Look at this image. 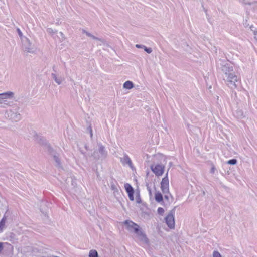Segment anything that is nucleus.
<instances>
[{
  "label": "nucleus",
  "instance_id": "1",
  "mask_svg": "<svg viewBox=\"0 0 257 257\" xmlns=\"http://www.w3.org/2000/svg\"><path fill=\"white\" fill-rule=\"evenodd\" d=\"M221 69L223 73V79L226 84L232 89L236 88L239 83V78L235 74L233 66L226 63L221 65Z\"/></svg>",
  "mask_w": 257,
  "mask_h": 257
},
{
  "label": "nucleus",
  "instance_id": "2",
  "mask_svg": "<svg viewBox=\"0 0 257 257\" xmlns=\"http://www.w3.org/2000/svg\"><path fill=\"white\" fill-rule=\"evenodd\" d=\"M6 117L12 121L17 122L21 119L20 108L17 105H14L7 109L5 113Z\"/></svg>",
  "mask_w": 257,
  "mask_h": 257
},
{
  "label": "nucleus",
  "instance_id": "3",
  "mask_svg": "<svg viewBox=\"0 0 257 257\" xmlns=\"http://www.w3.org/2000/svg\"><path fill=\"white\" fill-rule=\"evenodd\" d=\"M39 143L40 145L44 146V149L47 151L50 154L53 155V159L56 163V166L58 167H61V163L60 159L55 154L53 149L51 147L50 145L48 143L46 140L43 139H40Z\"/></svg>",
  "mask_w": 257,
  "mask_h": 257
},
{
  "label": "nucleus",
  "instance_id": "4",
  "mask_svg": "<svg viewBox=\"0 0 257 257\" xmlns=\"http://www.w3.org/2000/svg\"><path fill=\"white\" fill-rule=\"evenodd\" d=\"M98 150H95L93 154L91 155L96 161L104 159L107 155V152L105 150V147L101 144H98Z\"/></svg>",
  "mask_w": 257,
  "mask_h": 257
},
{
  "label": "nucleus",
  "instance_id": "5",
  "mask_svg": "<svg viewBox=\"0 0 257 257\" xmlns=\"http://www.w3.org/2000/svg\"><path fill=\"white\" fill-rule=\"evenodd\" d=\"M14 93L11 91L0 93V107H5L8 104V99H11L14 98Z\"/></svg>",
  "mask_w": 257,
  "mask_h": 257
},
{
  "label": "nucleus",
  "instance_id": "6",
  "mask_svg": "<svg viewBox=\"0 0 257 257\" xmlns=\"http://www.w3.org/2000/svg\"><path fill=\"white\" fill-rule=\"evenodd\" d=\"M176 207H174L165 218V222L170 229H173L175 227L174 214Z\"/></svg>",
  "mask_w": 257,
  "mask_h": 257
},
{
  "label": "nucleus",
  "instance_id": "7",
  "mask_svg": "<svg viewBox=\"0 0 257 257\" xmlns=\"http://www.w3.org/2000/svg\"><path fill=\"white\" fill-rule=\"evenodd\" d=\"M123 224L126 226V229L131 232L136 233L140 230L139 226L131 220H125Z\"/></svg>",
  "mask_w": 257,
  "mask_h": 257
},
{
  "label": "nucleus",
  "instance_id": "8",
  "mask_svg": "<svg viewBox=\"0 0 257 257\" xmlns=\"http://www.w3.org/2000/svg\"><path fill=\"white\" fill-rule=\"evenodd\" d=\"M161 190L164 194H169V179L168 178V172L165 176L162 179L161 182Z\"/></svg>",
  "mask_w": 257,
  "mask_h": 257
},
{
  "label": "nucleus",
  "instance_id": "9",
  "mask_svg": "<svg viewBox=\"0 0 257 257\" xmlns=\"http://www.w3.org/2000/svg\"><path fill=\"white\" fill-rule=\"evenodd\" d=\"M151 169L156 176H160L163 174L164 166L160 164L152 165Z\"/></svg>",
  "mask_w": 257,
  "mask_h": 257
},
{
  "label": "nucleus",
  "instance_id": "10",
  "mask_svg": "<svg viewBox=\"0 0 257 257\" xmlns=\"http://www.w3.org/2000/svg\"><path fill=\"white\" fill-rule=\"evenodd\" d=\"M23 48L25 51L29 53H33L34 52L33 47L30 42V40L26 38L23 42Z\"/></svg>",
  "mask_w": 257,
  "mask_h": 257
},
{
  "label": "nucleus",
  "instance_id": "11",
  "mask_svg": "<svg viewBox=\"0 0 257 257\" xmlns=\"http://www.w3.org/2000/svg\"><path fill=\"white\" fill-rule=\"evenodd\" d=\"M137 235L139 237L140 241H142L145 244L149 243V239L147 238L146 235L144 232L140 230V229L138 231L137 233H136Z\"/></svg>",
  "mask_w": 257,
  "mask_h": 257
},
{
  "label": "nucleus",
  "instance_id": "12",
  "mask_svg": "<svg viewBox=\"0 0 257 257\" xmlns=\"http://www.w3.org/2000/svg\"><path fill=\"white\" fill-rule=\"evenodd\" d=\"M53 70L54 72H56L55 70V66L53 67ZM51 77L58 85H60L64 80V78L61 76L58 77L55 73H52Z\"/></svg>",
  "mask_w": 257,
  "mask_h": 257
},
{
  "label": "nucleus",
  "instance_id": "13",
  "mask_svg": "<svg viewBox=\"0 0 257 257\" xmlns=\"http://www.w3.org/2000/svg\"><path fill=\"white\" fill-rule=\"evenodd\" d=\"M120 161L123 164H128L130 167L132 168V161L127 155L124 154L123 157L120 158Z\"/></svg>",
  "mask_w": 257,
  "mask_h": 257
},
{
  "label": "nucleus",
  "instance_id": "14",
  "mask_svg": "<svg viewBox=\"0 0 257 257\" xmlns=\"http://www.w3.org/2000/svg\"><path fill=\"white\" fill-rule=\"evenodd\" d=\"M82 32H83V33L85 34L88 37H91L93 39L100 41L102 43H104V40L103 39H101V38H99L98 37H96L94 36L93 35L91 34L90 33L86 31L85 30H82Z\"/></svg>",
  "mask_w": 257,
  "mask_h": 257
},
{
  "label": "nucleus",
  "instance_id": "15",
  "mask_svg": "<svg viewBox=\"0 0 257 257\" xmlns=\"http://www.w3.org/2000/svg\"><path fill=\"white\" fill-rule=\"evenodd\" d=\"M234 115L239 119L243 118L245 117V114H244L242 110L238 109L234 112Z\"/></svg>",
  "mask_w": 257,
  "mask_h": 257
},
{
  "label": "nucleus",
  "instance_id": "16",
  "mask_svg": "<svg viewBox=\"0 0 257 257\" xmlns=\"http://www.w3.org/2000/svg\"><path fill=\"white\" fill-rule=\"evenodd\" d=\"M110 188L113 191V194L114 196L116 197L117 195L119 194L118 189L114 183L112 182L111 183Z\"/></svg>",
  "mask_w": 257,
  "mask_h": 257
},
{
  "label": "nucleus",
  "instance_id": "17",
  "mask_svg": "<svg viewBox=\"0 0 257 257\" xmlns=\"http://www.w3.org/2000/svg\"><path fill=\"white\" fill-rule=\"evenodd\" d=\"M124 188L127 194L134 193V190L133 187L128 183L124 184Z\"/></svg>",
  "mask_w": 257,
  "mask_h": 257
},
{
  "label": "nucleus",
  "instance_id": "18",
  "mask_svg": "<svg viewBox=\"0 0 257 257\" xmlns=\"http://www.w3.org/2000/svg\"><path fill=\"white\" fill-rule=\"evenodd\" d=\"M133 83L131 81H127L123 84V88L127 89H131L134 87Z\"/></svg>",
  "mask_w": 257,
  "mask_h": 257
},
{
  "label": "nucleus",
  "instance_id": "19",
  "mask_svg": "<svg viewBox=\"0 0 257 257\" xmlns=\"http://www.w3.org/2000/svg\"><path fill=\"white\" fill-rule=\"evenodd\" d=\"M155 199L157 202H161L163 199L162 194L159 192H156L155 195Z\"/></svg>",
  "mask_w": 257,
  "mask_h": 257
},
{
  "label": "nucleus",
  "instance_id": "20",
  "mask_svg": "<svg viewBox=\"0 0 257 257\" xmlns=\"http://www.w3.org/2000/svg\"><path fill=\"white\" fill-rule=\"evenodd\" d=\"M89 257H98V254L96 250H91L89 253Z\"/></svg>",
  "mask_w": 257,
  "mask_h": 257
},
{
  "label": "nucleus",
  "instance_id": "21",
  "mask_svg": "<svg viewBox=\"0 0 257 257\" xmlns=\"http://www.w3.org/2000/svg\"><path fill=\"white\" fill-rule=\"evenodd\" d=\"M6 220V217L4 216L0 221V229L3 231Z\"/></svg>",
  "mask_w": 257,
  "mask_h": 257
},
{
  "label": "nucleus",
  "instance_id": "22",
  "mask_svg": "<svg viewBox=\"0 0 257 257\" xmlns=\"http://www.w3.org/2000/svg\"><path fill=\"white\" fill-rule=\"evenodd\" d=\"M237 163V160L235 159H232L227 161V164L230 165H235Z\"/></svg>",
  "mask_w": 257,
  "mask_h": 257
},
{
  "label": "nucleus",
  "instance_id": "23",
  "mask_svg": "<svg viewBox=\"0 0 257 257\" xmlns=\"http://www.w3.org/2000/svg\"><path fill=\"white\" fill-rule=\"evenodd\" d=\"M47 33L53 35L54 34L56 33L57 32L56 30H54L52 28H48L47 29Z\"/></svg>",
  "mask_w": 257,
  "mask_h": 257
},
{
  "label": "nucleus",
  "instance_id": "24",
  "mask_svg": "<svg viewBox=\"0 0 257 257\" xmlns=\"http://www.w3.org/2000/svg\"><path fill=\"white\" fill-rule=\"evenodd\" d=\"M136 199L137 203L140 204L141 203V199L139 193L136 195Z\"/></svg>",
  "mask_w": 257,
  "mask_h": 257
},
{
  "label": "nucleus",
  "instance_id": "25",
  "mask_svg": "<svg viewBox=\"0 0 257 257\" xmlns=\"http://www.w3.org/2000/svg\"><path fill=\"white\" fill-rule=\"evenodd\" d=\"M213 257H222V256L218 251L215 250L213 252Z\"/></svg>",
  "mask_w": 257,
  "mask_h": 257
},
{
  "label": "nucleus",
  "instance_id": "26",
  "mask_svg": "<svg viewBox=\"0 0 257 257\" xmlns=\"http://www.w3.org/2000/svg\"><path fill=\"white\" fill-rule=\"evenodd\" d=\"M144 49L147 53L150 54L152 52L151 48H148L145 46Z\"/></svg>",
  "mask_w": 257,
  "mask_h": 257
},
{
  "label": "nucleus",
  "instance_id": "27",
  "mask_svg": "<svg viewBox=\"0 0 257 257\" xmlns=\"http://www.w3.org/2000/svg\"><path fill=\"white\" fill-rule=\"evenodd\" d=\"M158 213L160 215H163V213L164 212V210L162 207H159L157 209Z\"/></svg>",
  "mask_w": 257,
  "mask_h": 257
},
{
  "label": "nucleus",
  "instance_id": "28",
  "mask_svg": "<svg viewBox=\"0 0 257 257\" xmlns=\"http://www.w3.org/2000/svg\"><path fill=\"white\" fill-rule=\"evenodd\" d=\"M134 193H129L128 194V198L131 201H134Z\"/></svg>",
  "mask_w": 257,
  "mask_h": 257
},
{
  "label": "nucleus",
  "instance_id": "29",
  "mask_svg": "<svg viewBox=\"0 0 257 257\" xmlns=\"http://www.w3.org/2000/svg\"><path fill=\"white\" fill-rule=\"evenodd\" d=\"M59 34L60 35V36H61V38H60V41H63L65 39V36H64V34H63L62 32H59Z\"/></svg>",
  "mask_w": 257,
  "mask_h": 257
},
{
  "label": "nucleus",
  "instance_id": "30",
  "mask_svg": "<svg viewBox=\"0 0 257 257\" xmlns=\"http://www.w3.org/2000/svg\"><path fill=\"white\" fill-rule=\"evenodd\" d=\"M215 170H216V168H215V166L214 165H212V168L210 170V173H213V174L214 173Z\"/></svg>",
  "mask_w": 257,
  "mask_h": 257
},
{
  "label": "nucleus",
  "instance_id": "31",
  "mask_svg": "<svg viewBox=\"0 0 257 257\" xmlns=\"http://www.w3.org/2000/svg\"><path fill=\"white\" fill-rule=\"evenodd\" d=\"M242 2L245 5H251L253 4V3L247 2L246 0H242Z\"/></svg>",
  "mask_w": 257,
  "mask_h": 257
},
{
  "label": "nucleus",
  "instance_id": "32",
  "mask_svg": "<svg viewBox=\"0 0 257 257\" xmlns=\"http://www.w3.org/2000/svg\"><path fill=\"white\" fill-rule=\"evenodd\" d=\"M164 198L165 199L167 200H169V195L171 196V194L169 193V194H164Z\"/></svg>",
  "mask_w": 257,
  "mask_h": 257
},
{
  "label": "nucleus",
  "instance_id": "33",
  "mask_svg": "<svg viewBox=\"0 0 257 257\" xmlns=\"http://www.w3.org/2000/svg\"><path fill=\"white\" fill-rule=\"evenodd\" d=\"M136 47L137 48H144L145 46L143 45H140V44H136Z\"/></svg>",
  "mask_w": 257,
  "mask_h": 257
},
{
  "label": "nucleus",
  "instance_id": "34",
  "mask_svg": "<svg viewBox=\"0 0 257 257\" xmlns=\"http://www.w3.org/2000/svg\"><path fill=\"white\" fill-rule=\"evenodd\" d=\"M3 248H4L3 243L0 242V253H1V252L3 250Z\"/></svg>",
  "mask_w": 257,
  "mask_h": 257
},
{
  "label": "nucleus",
  "instance_id": "35",
  "mask_svg": "<svg viewBox=\"0 0 257 257\" xmlns=\"http://www.w3.org/2000/svg\"><path fill=\"white\" fill-rule=\"evenodd\" d=\"M17 32L20 36H21L22 35V33L19 29H17Z\"/></svg>",
  "mask_w": 257,
  "mask_h": 257
},
{
  "label": "nucleus",
  "instance_id": "36",
  "mask_svg": "<svg viewBox=\"0 0 257 257\" xmlns=\"http://www.w3.org/2000/svg\"><path fill=\"white\" fill-rule=\"evenodd\" d=\"M254 38L257 40V30L254 31Z\"/></svg>",
  "mask_w": 257,
  "mask_h": 257
},
{
  "label": "nucleus",
  "instance_id": "37",
  "mask_svg": "<svg viewBox=\"0 0 257 257\" xmlns=\"http://www.w3.org/2000/svg\"><path fill=\"white\" fill-rule=\"evenodd\" d=\"M247 20H246L245 21V22L243 23V25H244V26H245V27H247V26H248V24H247Z\"/></svg>",
  "mask_w": 257,
  "mask_h": 257
},
{
  "label": "nucleus",
  "instance_id": "38",
  "mask_svg": "<svg viewBox=\"0 0 257 257\" xmlns=\"http://www.w3.org/2000/svg\"><path fill=\"white\" fill-rule=\"evenodd\" d=\"M148 191H149L150 194H151V189L149 188L148 189Z\"/></svg>",
  "mask_w": 257,
  "mask_h": 257
},
{
  "label": "nucleus",
  "instance_id": "39",
  "mask_svg": "<svg viewBox=\"0 0 257 257\" xmlns=\"http://www.w3.org/2000/svg\"><path fill=\"white\" fill-rule=\"evenodd\" d=\"M90 135H91V137L92 136V130H91L90 131Z\"/></svg>",
  "mask_w": 257,
  "mask_h": 257
},
{
  "label": "nucleus",
  "instance_id": "40",
  "mask_svg": "<svg viewBox=\"0 0 257 257\" xmlns=\"http://www.w3.org/2000/svg\"><path fill=\"white\" fill-rule=\"evenodd\" d=\"M96 173H97V176L98 177H99V173H98V172L97 171L96 172Z\"/></svg>",
  "mask_w": 257,
  "mask_h": 257
},
{
  "label": "nucleus",
  "instance_id": "41",
  "mask_svg": "<svg viewBox=\"0 0 257 257\" xmlns=\"http://www.w3.org/2000/svg\"><path fill=\"white\" fill-rule=\"evenodd\" d=\"M202 193H203V195H205V191H203L202 192Z\"/></svg>",
  "mask_w": 257,
  "mask_h": 257
},
{
  "label": "nucleus",
  "instance_id": "42",
  "mask_svg": "<svg viewBox=\"0 0 257 257\" xmlns=\"http://www.w3.org/2000/svg\"><path fill=\"white\" fill-rule=\"evenodd\" d=\"M169 165H170V166H171L172 165V163L171 162H170L169 163Z\"/></svg>",
  "mask_w": 257,
  "mask_h": 257
},
{
  "label": "nucleus",
  "instance_id": "43",
  "mask_svg": "<svg viewBox=\"0 0 257 257\" xmlns=\"http://www.w3.org/2000/svg\"><path fill=\"white\" fill-rule=\"evenodd\" d=\"M2 231V230L0 229V232H1Z\"/></svg>",
  "mask_w": 257,
  "mask_h": 257
}]
</instances>
